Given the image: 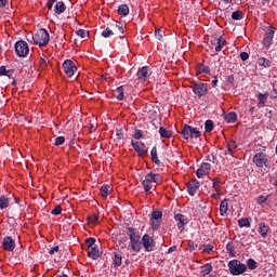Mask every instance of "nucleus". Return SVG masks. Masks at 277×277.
Instances as JSON below:
<instances>
[{
	"label": "nucleus",
	"instance_id": "obj_34",
	"mask_svg": "<svg viewBox=\"0 0 277 277\" xmlns=\"http://www.w3.org/2000/svg\"><path fill=\"white\" fill-rule=\"evenodd\" d=\"M114 263L117 267H120V265H122V254L120 252H115Z\"/></svg>",
	"mask_w": 277,
	"mask_h": 277
},
{
	"label": "nucleus",
	"instance_id": "obj_44",
	"mask_svg": "<svg viewBox=\"0 0 277 277\" xmlns=\"http://www.w3.org/2000/svg\"><path fill=\"white\" fill-rule=\"evenodd\" d=\"M267 198H269V196L260 195L256 198L258 205H265V202H267Z\"/></svg>",
	"mask_w": 277,
	"mask_h": 277
},
{
	"label": "nucleus",
	"instance_id": "obj_46",
	"mask_svg": "<svg viewBox=\"0 0 277 277\" xmlns=\"http://www.w3.org/2000/svg\"><path fill=\"white\" fill-rule=\"evenodd\" d=\"M39 66L40 68H45L47 66H49V60L47 58V56L39 60Z\"/></svg>",
	"mask_w": 277,
	"mask_h": 277
},
{
	"label": "nucleus",
	"instance_id": "obj_49",
	"mask_svg": "<svg viewBox=\"0 0 277 277\" xmlns=\"http://www.w3.org/2000/svg\"><path fill=\"white\" fill-rule=\"evenodd\" d=\"M87 246H89V248H94V246H96V239L95 238H88L85 240Z\"/></svg>",
	"mask_w": 277,
	"mask_h": 277
},
{
	"label": "nucleus",
	"instance_id": "obj_7",
	"mask_svg": "<svg viewBox=\"0 0 277 277\" xmlns=\"http://www.w3.org/2000/svg\"><path fill=\"white\" fill-rule=\"evenodd\" d=\"M15 53L18 55V57H27L29 54V45L27 42L21 40L15 43Z\"/></svg>",
	"mask_w": 277,
	"mask_h": 277
},
{
	"label": "nucleus",
	"instance_id": "obj_53",
	"mask_svg": "<svg viewBox=\"0 0 277 277\" xmlns=\"http://www.w3.org/2000/svg\"><path fill=\"white\" fill-rule=\"evenodd\" d=\"M77 36H79L80 38H85V36H88V31L84 29H79L77 30Z\"/></svg>",
	"mask_w": 277,
	"mask_h": 277
},
{
	"label": "nucleus",
	"instance_id": "obj_10",
	"mask_svg": "<svg viewBox=\"0 0 277 277\" xmlns=\"http://www.w3.org/2000/svg\"><path fill=\"white\" fill-rule=\"evenodd\" d=\"M63 70L67 77H72L77 70V65L71 60H66L63 63Z\"/></svg>",
	"mask_w": 277,
	"mask_h": 277
},
{
	"label": "nucleus",
	"instance_id": "obj_55",
	"mask_svg": "<svg viewBox=\"0 0 277 277\" xmlns=\"http://www.w3.org/2000/svg\"><path fill=\"white\" fill-rule=\"evenodd\" d=\"M227 83H229V85H235V76L230 75L227 77L226 79Z\"/></svg>",
	"mask_w": 277,
	"mask_h": 277
},
{
	"label": "nucleus",
	"instance_id": "obj_31",
	"mask_svg": "<svg viewBox=\"0 0 277 277\" xmlns=\"http://www.w3.org/2000/svg\"><path fill=\"white\" fill-rule=\"evenodd\" d=\"M220 213L221 215H226V213H228V201L226 199L220 205Z\"/></svg>",
	"mask_w": 277,
	"mask_h": 277
},
{
	"label": "nucleus",
	"instance_id": "obj_41",
	"mask_svg": "<svg viewBox=\"0 0 277 277\" xmlns=\"http://www.w3.org/2000/svg\"><path fill=\"white\" fill-rule=\"evenodd\" d=\"M213 128H214L213 121L207 120V121L205 122V129H206V132H207V133H211V131H213Z\"/></svg>",
	"mask_w": 277,
	"mask_h": 277
},
{
	"label": "nucleus",
	"instance_id": "obj_52",
	"mask_svg": "<svg viewBox=\"0 0 277 277\" xmlns=\"http://www.w3.org/2000/svg\"><path fill=\"white\" fill-rule=\"evenodd\" d=\"M155 37L157 38V40H163V35L161 34V28H157L155 30Z\"/></svg>",
	"mask_w": 277,
	"mask_h": 277
},
{
	"label": "nucleus",
	"instance_id": "obj_4",
	"mask_svg": "<svg viewBox=\"0 0 277 277\" xmlns=\"http://www.w3.org/2000/svg\"><path fill=\"white\" fill-rule=\"evenodd\" d=\"M32 40L35 44H38L39 47H47V44H49V31L44 28L39 29L32 37Z\"/></svg>",
	"mask_w": 277,
	"mask_h": 277
},
{
	"label": "nucleus",
	"instance_id": "obj_15",
	"mask_svg": "<svg viewBox=\"0 0 277 277\" xmlns=\"http://www.w3.org/2000/svg\"><path fill=\"white\" fill-rule=\"evenodd\" d=\"M131 145L134 148V150L141 156H144L146 155V153H148V149H146V145H144V143L140 141H136V142L132 141Z\"/></svg>",
	"mask_w": 277,
	"mask_h": 277
},
{
	"label": "nucleus",
	"instance_id": "obj_43",
	"mask_svg": "<svg viewBox=\"0 0 277 277\" xmlns=\"http://www.w3.org/2000/svg\"><path fill=\"white\" fill-rule=\"evenodd\" d=\"M102 36L103 38H110V36H114V30L107 27L104 31H102Z\"/></svg>",
	"mask_w": 277,
	"mask_h": 277
},
{
	"label": "nucleus",
	"instance_id": "obj_23",
	"mask_svg": "<svg viewBox=\"0 0 277 277\" xmlns=\"http://www.w3.org/2000/svg\"><path fill=\"white\" fill-rule=\"evenodd\" d=\"M54 12L55 14H64V12H66V4H64V2H55L54 5Z\"/></svg>",
	"mask_w": 277,
	"mask_h": 277
},
{
	"label": "nucleus",
	"instance_id": "obj_2",
	"mask_svg": "<svg viewBox=\"0 0 277 277\" xmlns=\"http://www.w3.org/2000/svg\"><path fill=\"white\" fill-rule=\"evenodd\" d=\"M229 272L233 276H241L248 269L246 264H242L239 260H232L228 262Z\"/></svg>",
	"mask_w": 277,
	"mask_h": 277
},
{
	"label": "nucleus",
	"instance_id": "obj_8",
	"mask_svg": "<svg viewBox=\"0 0 277 277\" xmlns=\"http://www.w3.org/2000/svg\"><path fill=\"white\" fill-rule=\"evenodd\" d=\"M141 246H143L146 252H153L155 250V239L148 234H145L142 238Z\"/></svg>",
	"mask_w": 277,
	"mask_h": 277
},
{
	"label": "nucleus",
	"instance_id": "obj_21",
	"mask_svg": "<svg viewBox=\"0 0 277 277\" xmlns=\"http://www.w3.org/2000/svg\"><path fill=\"white\" fill-rule=\"evenodd\" d=\"M1 77H9V79H14V69H5V66L0 67Z\"/></svg>",
	"mask_w": 277,
	"mask_h": 277
},
{
	"label": "nucleus",
	"instance_id": "obj_9",
	"mask_svg": "<svg viewBox=\"0 0 277 277\" xmlns=\"http://www.w3.org/2000/svg\"><path fill=\"white\" fill-rule=\"evenodd\" d=\"M193 92L199 96V98L201 96H207V94H209V84L207 83H195L194 88H193Z\"/></svg>",
	"mask_w": 277,
	"mask_h": 277
},
{
	"label": "nucleus",
	"instance_id": "obj_14",
	"mask_svg": "<svg viewBox=\"0 0 277 277\" xmlns=\"http://www.w3.org/2000/svg\"><path fill=\"white\" fill-rule=\"evenodd\" d=\"M163 217V213L160 210L153 211L151 213V226L153 230H157L159 228V220Z\"/></svg>",
	"mask_w": 277,
	"mask_h": 277
},
{
	"label": "nucleus",
	"instance_id": "obj_59",
	"mask_svg": "<svg viewBox=\"0 0 277 277\" xmlns=\"http://www.w3.org/2000/svg\"><path fill=\"white\" fill-rule=\"evenodd\" d=\"M271 98H277V91L276 89H273L269 93Z\"/></svg>",
	"mask_w": 277,
	"mask_h": 277
},
{
	"label": "nucleus",
	"instance_id": "obj_45",
	"mask_svg": "<svg viewBox=\"0 0 277 277\" xmlns=\"http://www.w3.org/2000/svg\"><path fill=\"white\" fill-rule=\"evenodd\" d=\"M220 185H221L220 180L217 179L213 180L212 187L216 194H220Z\"/></svg>",
	"mask_w": 277,
	"mask_h": 277
},
{
	"label": "nucleus",
	"instance_id": "obj_12",
	"mask_svg": "<svg viewBox=\"0 0 277 277\" xmlns=\"http://www.w3.org/2000/svg\"><path fill=\"white\" fill-rule=\"evenodd\" d=\"M2 248L6 250V252H14V248H16V242L12 239V237L6 236L3 238Z\"/></svg>",
	"mask_w": 277,
	"mask_h": 277
},
{
	"label": "nucleus",
	"instance_id": "obj_38",
	"mask_svg": "<svg viewBox=\"0 0 277 277\" xmlns=\"http://www.w3.org/2000/svg\"><path fill=\"white\" fill-rule=\"evenodd\" d=\"M238 226L240 228H243V227L250 228V220L249 219H240V220H238Z\"/></svg>",
	"mask_w": 277,
	"mask_h": 277
},
{
	"label": "nucleus",
	"instance_id": "obj_30",
	"mask_svg": "<svg viewBox=\"0 0 277 277\" xmlns=\"http://www.w3.org/2000/svg\"><path fill=\"white\" fill-rule=\"evenodd\" d=\"M10 207V198L8 196L0 197V209H8Z\"/></svg>",
	"mask_w": 277,
	"mask_h": 277
},
{
	"label": "nucleus",
	"instance_id": "obj_1",
	"mask_svg": "<svg viewBox=\"0 0 277 277\" xmlns=\"http://www.w3.org/2000/svg\"><path fill=\"white\" fill-rule=\"evenodd\" d=\"M127 235L130 237V248L133 250V252H140V250H142L140 230L136 228L128 227Z\"/></svg>",
	"mask_w": 277,
	"mask_h": 277
},
{
	"label": "nucleus",
	"instance_id": "obj_6",
	"mask_svg": "<svg viewBox=\"0 0 277 277\" xmlns=\"http://www.w3.org/2000/svg\"><path fill=\"white\" fill-rule=\"evenodd\" d=\"M253 163L258 167V168H267L269 167V159L267 158V154H265L264 151H258L254 156H253Z\"/></svg>",
	"mask_w": 277,
	"mask_h": 277
},
{
	"label": "nucleus",
	"instance_id": "obj_5",
	"mask_svg": "<svg viewBox=\"0 0 277 277\" xmlns=\"http://www.w3.org/2000/svg\"><path fill=\"white\" fill-rule=\"evenodd\" d=\"M157 176L159 175L153 174V173H148L145 176V180H143V187H144L145 194H148V192H150V189L156 187L157 183H159V180L157 179Z\"/></svg>",
	"mask_w": 277,
	"mask_h": 277
},
{
	"label": "nucleus",
	"instance_id": "obj_32",
	"mask_svg": "<svg viewBox=\"0 0 277 277\" xmlns=\"http://www.w3.org/2000/svg\"><path fill=\"white\" fill-rule=\"evenodd\" d=\"M118 14H120V16H129V5L127 4L119 5Z\"/></svg>",
	"mask_w": 277,
	"mask_h": 277
},
{
	"label": "nucleus",
	"instance_id": "obj_17",
	"mask_svg": "<svg viewBox=\"0 0 277 277\" xmlns=\"http://www.w3.org/2000/svg\"><path fill=\"white\" fill-rule=\"evenodd\" d=\"M137 77L140 79V81H146V79H148V77H150V71L148 69V66H144L141 69H138Z\"/></svg>",
	"mask_w": 277,
	"mask_h": 277
},
{
	"label": "nucleus",
	"instance_id": "obj_18",
	"mask_svg": "<svg viewBox=\"0 0 277 277\" xmlns=\"http://www.w3.org/2000/svg\"><path fill=\"white\" fill-rule=\"evenodd\" d=\"M174 217H175L176 222H179L177 223V228L180 230H183V228H185V224H187L186 216L181 214V213H177V214L174 215Z\"/></svg>",
	"mask_w": 277,
	"mask_h": 277
},
{
	"label": "nucleus",
	"instance_id": "obj_54",
	"mask_svg": "<svg viewBox=\"0 0 277 277\" xmlns=\"http://www.w3.org/2000/svg\"><path fill=\"white\" fill-rule=\"evenodd\" d=\"M249 57H250V54H248V52H241L240 53V60L242 62H246Z\"/></svg>",
	"mask_w": 277,
	"mask_h": 277
},
{
	"label": "nucleus",
	"instance_id": "obj_3",
	"mask_svg": "<svg viewBox=\"0 0 277 277\" xmlns=\"http://www.w3.org/2000/svg\"><path fill=\"white\" fill-rule=\"evenodd\" d=\"M181 135L182 137H184V140H197V137H200L202 133L200 132V130L192 126L185 124L181 132Z\"/></svg>",
	"mask_w": 277,
	"mask_h": 277
},
{
	"label": "nucleus",
	"instance_id": "obj_61",
	"mask_svg": "<svg viewBox=\"0 0 277 277\" xmlns=\"http://www.w3.org/2000/svg\"><path fill=\"white\" fill-rule=\"evenodd\" d=\"M208 161H212V163H215V156H207Z\"/></svg>",
	"mask_w": 277,
	"mask_h": 277
},
{
	"label": "nucleus",
	"instance_id": "obj_35",
	"mask_svg": "<svg viewBox=\"0 0 277 277\" xmlns=\"http://www.w3.org/2000/svg\"><path fill=\"white\" fill-rule=\"evenodd\" d=\"M101 194L103 198H107L111 194V186L105 185L101 187Z\"/></svg>",
	"mask_w": 277,
	"mask_h": 277
},
{
	"label": "nucleus",
	"instance_id": "obj_29",
	"mask_svg": "<svg viewBox=\"0 0 277 277\" xmlns=\"http://www.w3.org/2000/svg\"><path fill=\"white\" fill-rule=\"evenodd\" d=\"M159 135H160V137L170 138V137H172V131L167 130L163 127H160L159 128Z\"/></svg>",
	"mask_w": 277,
	"mask_h": 277
},
{
	"label": "nucleus",
	"instance_id": "obj_36",
	"mask_svg": "<svg viewBox=\"0 0 277 277\" xmlns=\"http://www.w3.org/2000/svg\"><path fill=\"white\" fill-rule=\"evenodd\" d=\"M260 233L262 237H267V233H269V227L265 225V223H260Z\"/></svg>",
	"mask_w": 277,
	"mask_h": 277
},
{
	"label": "nucleus",
	"instance_id": "obj_22",
	"mask_svg": "<svg viewBox=\"0 0 277 277\" xmlns=\"http://www.w3.org/2000/svg\"><path fill=\"white\" fill-rule=\"evenodd\" d=\"M269 97V93H259L258 98H259V103H258V107H265V103L267 101V98Z\"/></svg>",
	"mask_w": 277,
	"mask_h": 277
},
{
	"label": "nucleus",
	"instance_id": "obj_16",
	"mask_svg": "<svg viewBox=\"0 0 277 277\" xmlns=\"http://www.w3.org/2000/svg\"><path fill=\"white\" fill-rule=\"evenodd\" d=\"M198 189H200V182H198V180H192L187 183V192L189 196H196Z\"/></svg>",
	"mask_w": 277,
	"mask_h": 277
},
{
	"label": "nucleus",
	"instance_id": "obj_25",
	"mask_svg": "<svg viewBox=\"0 0 277 277\" xmlns=\"http://www.w3.org/2000/svg\"><path fill=\"white\" fill-rule=\"evenodd\" d=\"M88 256L90 259H93V261H96L101 254L98 253V247L94 246L91 248V250L88 252Z\"/></svg>",
	"mask_w": 277,
	"mask_h": 277
},
{
	"label": "nucleus",
	"instance_id": "obj_63",
	"mask_svg": "<svg viewBox=\"0 0 277 277\" xmlns=\"http://www.w3.org/2000/svg\"><path fill=\"white\" fill-rule=\"evenodd\" d=\"M1 8H5L8 5V0H0Z\"/></svg>",
	"mask_w": 277,
	"mask_h": 277
},
{
	"label": "nucleus",
	"instance_id": "obj_28",
	"mask_svg": "<svg viewBox=\"0 0 277 277\" xmlns=\"http://www.w3.org/2000/svg\"><path fill=\"white\" fill-rule=\"evenodd\" d=\"M151 161L156 163V166H163V162L159 161V156H157V147H153L151 149Z\"/></svg>",
	"mask_w": 277,
	"mask_h": 277
},
{
	"label": "nucleus",
	"instance_id": "obj_27",
	"mask_svg": "<svg viewBox=\"0 0 277 277\" xmlns=\"http://www.w3.org/2000/svg\"><path fill=\"white\" fill-rule=\"evenodd\" d=\"M224 47H226V39H224V37H220L216 40V47L214 49L217 53H220V51H222V49H224Z\"/></svg>",
	"mask_w": 277,
	"mask_h": 277
},
{
	"label": "nucleus",
	"instance_id": "obj_26",
	"mask_svg": "<svg viewBox=\"0 0 277 277\" xmlns=\"http://www.w3.org/2000/svg\"><path fill=\"white\" fill-rule=\"evenodd\" d=\"M226 148H227V153H225V155H233V153L237 150V142L229 141L226 145Z\"/></svg>",
	"mask_w": 277,
	"mask_h": 277
},
{
	"label": "nucleus",
	"instance_id": "obj_62",
	"mask_svg": "<svg viewBox=\"0 0 277 277\" xmlns=\"http://www.w3.org/2000/svg\"><path fill=\"white\" fill-rule=\"evenodd\" d=\"M175 250H176V246L170 247L168 250V253L172 254V252H175Z\"/></svg>",
	"mask_w": 277,
	"mask_h": 277
},
{
	"label": "nucleus",
	"instance_id": "obj_56",
	"mask_svg": "<svg viewBox=\"0 0 277 277\" xmlns=\"http://www.w3.org/2000/svg\"><path fill=\"white\" fill-rule=\"evenodd\" d=\"M203 251L205 252H213V246H211V245L203 246Z\"/></svg>",
	"mask_w": 277,
	"mask_h": 277
},
{
	"label": "nucleus",
	"instance_id": "obj_40",
	"mask_svg": "<svg viewBox=\"0 0 277 277\" xmlns=\"http://www.w3.org/2000/svg\"><path fill=\"white\" fill-rule=\"evenodd\" d=\"M247 267H249L251 271L256 269V267H259V263H256V261H254V259H249L247 261Z\"/></svg>",
	"mask_w": 277,
	"mask_h": 277
},
{
	"label": "nucleus",
	"instance_id": "obj_19",
	"mask_svg": "<svg viewBox=\"0 0 277 277\" xmlns=\"http://www.w3.org/2000/svg\"><path fill=\"white\" fill-rule=\"evenodd\" d=\"M114 34L119 36V38H124V26L122 23H117L113 28Z\"/></svg>",
	"mask_w": 277,
	"mask_h": 277
},
{
	"label": "nucleus",
	"instance_id": "obj_42",
	"mask_svg": "<svg viewBox=\"0 0 277 277\" xmlns=\"http://www.w3.org/2000/svg\"><path fill=\"white\" fill-rule=\"evenodd\" d=\"M117 92H118V95H117L118 101H124V89H123V87H118Z\"/></svg>",
	"mask_w": 277,
	"mask_h": 277
},
{
	"label": "nucleus",
	"instance_id": "obj_39",
	"mask_svg": "<svg viewBox=\"0 0 277 277\" xmlns=\"http://www.w3.org/2000/svg\"><path fill=\"white\" fill-rule=\"evenodd\" d=\"M233 21H241L243 18V12L238 10L232 13Z\"/></svg>",
	"mask_w": 277,
	"mask_h": 277
},
{
	"label": "nucleus",
	"instance_id": "obj_50",
	"mask_svg": "<svg viewBox=\"0 0 277 277\" xmlns=\"http://www.w3.org/2000/svg\"><path fill=\"white\" fill-rule=\"evenodd\" d=\"M133 137L134 140H142V137H144V133L142 130H135Z\"/></svg>",
	"mask_w": 277,
	"mask_h": 277
},
{
	"label": "nucleus",
	"instance_id": "obj_13",
	"mask_svg": "<svg viewBox=\"0 0 277 277\" xmlns=\"http://www.w3.org/2000/svg\"><path fill=\"white\" fill-rule=\"evenodd\" d=\"M209 172H211V164L209 162H203L196 171V174L198 179H202L203 176H207Z\"/></svg>",
	"mask_w": 277,
	"mask_h": 277
},
{
	"label": "nucleus",
	"instance_id": "obj_33",
	"mask_svg": "<svg viewBox=\"0 0 277 277\" xmlns=\"http://www.w3.org/2000/svg\"><path fill=\"white\" fill-rule=\"evenodd\" d=\"M259 66H263L264 68H269L272 66V62L265 57H260L258 60Z\"/></svg>",
	"mask_w": 277,
	"mask_h": 277
},
{
	"label": "nucleus",
	"instance_id": "obj_64",
	"mask_svg": "<svg viewBox=\"0 0 277 277\" xmlns=\"http://www.w3.org/2000/svg\"><path fill=\"white\" fill-rule=\"evenodd\" d=\"M212 198H215V200H217V198H220V192L219 193H213L212 194Z\"/></svg>",
	"mask_w": 277,
	"mask_h": 277
},
{
	"label": "nucleus",
	"instance_id": "obj_11",
	"mask_svg": "<svg viewBox=\"0 0 277 277\" xmlns=\"http://www.w3.org/2000/svg\"><path fill=\"white\" fill-rule=\"evenodd\" d=\"M274 34H276V30L274 29V27L267 28L265 32V38L263 39V45L265 47V49H269V47H272V42L274 40Z\"/></svg>",
	"mask_w": 277,
	"mask_h": 277
},
{
	"label": "nucleus",
	"instance_id": "obj_58",
	"mask_svg": "<svg viewBox=\"0 0 277 277\" xmlns=\"http://www.w3.org/2000/svg\"><path fill=\"white\" fill-rule=\"evenodd\" d=\"M116 137H117V140H122V137H123L122 130H117Z\"/></svg>",
	"mask_w": 277,
	"mask_h": 277
},
{
	"label": "nucleus",
	"instance_id": "obj_24",
	"mask_svg": "<svg viewBox=\"0 0 277 277\" xmlns=\"http://www.w3.org/2000/svg\"><path fill=\"white\" fill-rule=\"evenodd\" d=\"M224 120L227 121L229 124L237 122V113L232 111L224 116Z\"/></svg>",
	"mask_w": 277,
	"mask_h": 277
},
{
	"label": "nucleus",
	"instance_id": "obj_47",
	"mask_svg": "<svg viewBox=\"0 0 277 277\" xmlns=\"http://www.w3.org/2000/svg\"><path fill=\"white\" fill-rule=\"evenodd\" d=\"M226 250L227 252H229V256H235V247L233 246V243H227Z\"/></svg>",
	"mask_w": 277,
	"mask_h": 277
},
{
	"label": "nucleus",
	"instance_id": "obj_51",
	"mask_svg": "<svg viewBox=\"0 0 277 277\" xmlns=\"http://www.w3.org/2000/svg\"><path fill=\"white\" fill-rule=\"evenodd\" d=\"M52 215H60L62 214V206H56L52 211Z\"/></svg>",
	"mask_w": 277,
	"mask_h": 277
},
{
	"label": "nucleus",
	"instance_id": "obj_48",
	"mask_svg": "<svg viewBox=\"0 0 277 277\" xmlns=\"http://www.w3.org/2000/svg\"><path fill=\"white\" fill-rule=\"evenodd\" d=\"M64 142H66V138L64 136H58L55 138L54 146H62V144H64Z\"/></svg>",
	"mask_w": 277,
	"mask_h": 277
},
{
	"label": "nucleus",
	"instance_id": "obj_37",
	"mask_svg": "<svg viewBox=\"0 0 277 277\" xmlns=\"http://www.w3.org/2000/svg\"><path fill=\"white\" fill-rule=\"evenodd\" d=\"M88 222L91 224V226H96V224H98V214H92L91 216H88Z\"/></svg>",
	"mask_w": 277,
	"mask_h": 277
},
{
	"label": "nucleus",
	"instance_id": "obj_60",
	"mask_svg": "<svg viewBox=\"0 0 277 277\" xmlns=\"http://www.w3.org/2000/svg\"><path fill=\"white\" fill-rule=\"evenodd\" d=\"M56 3L55 0H49L48 2V10H53V4Z\"/></svg>",
	"mask_w": 277,
	"mask_h": 277
},
{
	"label": "nucleus",
	"instance_id": "obj_20",
	"mask_svg": "<svg viewBox=\"0 0 277 277\" xmlns=\"http://www.w3.org/2000/svg\"><path fill=\"white\" fill-rule=\"evenodd\" d=\"M213 272V265L211 263H207L200 267L201 276H209Z\"/></svg>",
	"mask_w": 277,
	"mask_h": 277
},
{
	"label": "nucleus",
	"instance_id": "obj_57",
	"mask_svg": "<svg viewBox=\"0 0 277 277\" xmlns=\"http://www.w3.org/2000/svg\"><path fill=\"white\" fill-rule=\"evenodd\" d=\"M55 252H60V247H54V248H52L50 251H49V254H51V255H53V254H55Z\"/></svg>",
	"mask_w": 277,
	"mask_h": 277
}]
</instances>
